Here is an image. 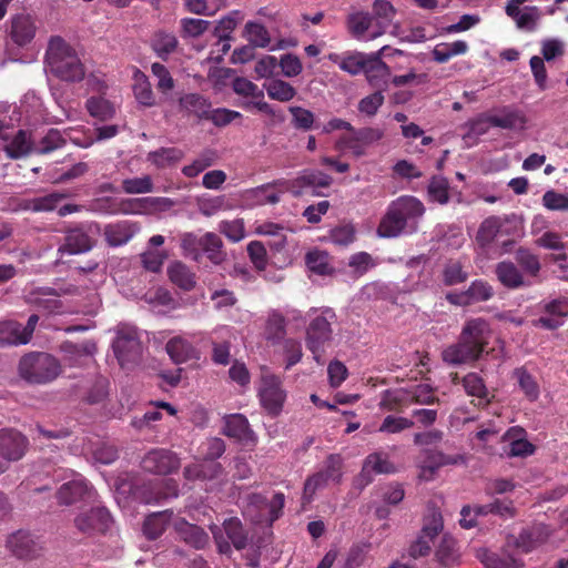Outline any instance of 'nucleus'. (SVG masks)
I'll return each mask as SVG.
<instances>
[{
  "mask_svg": "<svg viewBox=\"0 0 568 568\" xmlns=\"http://www.w3.org/2000/svg\"><path fill=\"white\" fill-rule=\"evenodd\" d=\"M435 557L444 568H452L459 564L460 552L457 541L450 536H444L436 549Z\"/></svg>",
  "mask_w": 568,
  "mask_h": 568,
  "instance_id": "nucleus-37",
  "label": "nucleus"
},
{
  "mask_svg": "<svg viewBox=\"0 0 568 568\" xmlns=\"http://www.w3.org/2000/svg\"><path fill=\"white\" fill-rule=\"evenodd\" d=\"M258 397L267 414L273 417L277 416L282 412L286 397L281 379L275 375L264 374L261 378Z\"/></svg>",
  "mask_w": 568,
  "mask_h": 568,
  "instance_id": "nucleus-8",
  "label": "nucleus"
},
{
  "mask_svg": "<svg viewBox=\"0 0 568 568\" xmlns=\"http://www.w3.org/2000/svg\"><path fill=\"white\" fill-rule=\"evenodd\" d=\"M514 377L517 378L518 385L525 396L530 400L535 402L539 397V385L535 377L521 366L514 371Z\"/></svg>",
  "mask_w": 568,
  "mask_h": 568,
  "instance_id": "nucleus-53",
  "label": "nucleus"
},
{
  "mask_svg": "<svg viewBox=\"0 0 568 568\" xmlns=\"http://www.w3.org/2000/svg\"><path fill=\"white\" fill-rule=\"evenodd\" d=\"M410 405V393L403 388L384 390L378 404L382 410L394 413H402Z\"/></svg>",
  "mask_w": 568,
  "mask_h": 568,
  "instance_id": "nucleus-32",
  "label": "nucleus"
},
{
  "mask_svg": "<svg viewBox=\"0 0 568 568\" xmlns=\"http://www.w3.org/2000/svg\"><path fill=\"white\" fill-rule=\"evenodd\" d=\"M244 36L254 48H266L271 43L267 29L257 22L248 21L244 28Z\"/></svg>",
  "mask_w": 568,
  "mask_h": 568,
  "instance_id": "nucleus-57",
  "label": "nucleus"
},
{
  "mask_svg": "<svg viewBox=\"0 0 568 568\" xmlns=\"http://www.w3.org/2000/svg\"><path fill=\"white\" fill-rule=\"evenodd\" d=\"M327 240L337 246H348L356 240V227L352 222H341L329 230Z\"/></svg>",
  "mask_w": 568,
  "mask_h": 568,
  "instance_id": "nucleus-47",
  "label": "nucleus"
},
{
  "mask_svg": "<svg viewBox=\"0 0 568 568\" xmlns=\"http://www.w3.org/2000/svg\"><path fill=\"white\" fill-rule=\"evenodd\" d=\"M59 293L51 287H34L24 294V302L38 311L60 313L62 302L59 300Z\"/></svg>",
  "mask_w": 568,
  "mask_h": 568,
  "instance_id": "nucleus-14",
  "label": "nucleus"
},
{
  "mask_svg": "<svg viewBox=\"0 0 568 568\" xmlns=\"http://www.w3.org/2000/svg\"><path fill=\"white\" fill-rule=\"evenodd\" d=\"M180 458L169 449L155 448L145 454L141 467L149 473L168 475L180 468Z\"/></svg>",
  "mask_w": 568,
  "mask_h": 568,
  "instance_id": "nucleus-10",
  "label": "nucleus"
},
{
  "mask_svg": "<svg viewBox=\"0 0 568 568\" xmlns=\"http://www.w3.org/2000/svg\"><path fill=\"white\" fill-rule=\"evenodd\" d=\"M114 354L121 367L136 364L142 355V344L135 328H121L113 342Z\"/></svg>",
  "mask_w": 568,
  "mask_h": 568,
  "instance_id": "nucleus-7",
  "label": "nucleus"
},
{
  "mask_svg": "<svg viewBox=\"0 0 568 568\" xmlns=\"http://www.w3.org/2000/svg\"><path fill=\"white\" fill-rule=\"evenodd\" d=\"M548 531L542 525H535L523 529L518 536L508 535L506 546L529 554L548 539Z\"/></svg>",
  "mask_w": 568,
  "mask_h": 568,
  "instance_id": "nucleus-11",
  "label": "nucleus"
},
{
  "mask_svg": "<svg viewBox=\"0 0 568 568\" xmlns=\"http://www.w3.org/2000/svg\"><path fill=\"white\" fill-rule=\"evenodd\" d=\"M93 247V241L83 225L70 227L65 231L64 242L58 247L61 255L82 254Z\"/></svg>",
  "mask_w": 568,
  "mask_h": 568,
  "instance_id": "nucleus-19",
  "label": "nucleus"
},
{
  "mask_svg": "<svg viewBox=\"0 0 568 568\" xmlns=\"http://www.w3.org/2000/svg\"><path fill=\"white\" fill-rule=\"evenodd\" d=\"M462 385L468 396L477 399L475 405L478 407H487L495 398L494 392L487 388L484 378L476 372L467 373L462 379Z\"/></svg>",
  "mask_w": 568,
  "mask_h": 568,
  "instance_id": "nucleus-21",
  "label": "nucleus"
},
{
  "mask_svg": "<svg viewBox=\"0 0 568 568\" xmlns=\"http://www.w3.org/2000/svg\"><path fill=\"white\" fill-rule=\"evenodd\" d=\"M223 530L236 550H243L248 545V532L242 521L236 517L227 518L223 521Z\"/></svg>",
  "mask_w": 568,
  "mask_h": 568,
  "instance_id": "nucleus-39",
  "label": "nucleus"
},
{
  "mask_svg": "<svg viewBox=\"0 0 568 568\" xmlns=\"http://www.w3.org/2000/svg\"><path fill=\"white\" fill-rule=\"evenodd\" d=\"M33 145L26 131L19 130L12 141L6 146V152L11 159H19L33 153Z\"/></svg>",
  "mask_w": 568,
  "mask_h": 568,
  "instance_id": "nucleus-55",
  "label": "nucleus"
},
{
  "mask_svg": "<svg viewBox=\"0 0 568 568\" xmlns=\"http://www.w3.org/2000/svg\"><path fill=\"white\" fill-rule=\"evenodd\" d=\"M425 211L424 203L416 196L400 195L387 205L376 233L383 239H395L402 234L414 233Z\"/></svg>",
  "mask_w": 568,
  "mask_h": 568,
  "instance_id": "nucleus-2",
  "label": "nucleus"
},
{
  "mask_svg": "<svg viewBox=\"0 0 568 568\" xmlns=\"http://www.w3.org/2000/svg\"><path fill=\"white\" fill-rule=\"evenodd\" d=\"M516 263L523 268L529 276H538L541 264L539 257L534 254L530 250L519 247L515 253Z\"/></svg>",
  "mask_w": 568,
  "mask_h": 568,
  "instance_id": "nucleus-59",
  "label": "nucleus"
},
{
  "mask_svg": "<svg viewBox=\"0 0 568 568\" xmlns=\"http://www.w3.org/2000/svg\"><path fill=\"white\" fill-rule=\"evenodd\" d=\"M87 110L91 116L100 121H106L114 116L115 108L113 103L103 97H91L85 103Z\"/></svg>",
  "mask_w": 568,
  "mask_h": 568,
  "instance_id": "nucleus-51",
  "label": "nucleus"
},
{
  "mask_svg": "<svg viewBox=\"0 0 568 568\" xmlns=\"http://www.w3.org/2000/svg\"><path fill=\"white\" fill-rule=\"evenodd\" d=\"M122 190L126 194H142L153 191V181L150 175L125 179L122 181Z\"/></svg>",
  "mask_w": 568,
  "mask_h": 568,
  "instance_id": "nucleus-64",
  "label": "nucleus"
},
{
  "mask_svg": "<svg viewBox=\"0 0 568 568\" xmlns=\"http://www.w3.org/2000/svg\"><path fill=\"white\" fill-rule=\"evenodd\" d=\"M61 373L60 361L45 352H29L18 363V375L32 385L51 383Z\"/></svg>",
  "mask_w": 568,
  "mask_h": 568,
  "instance_id": "nucleus-4",
  "label": "nucleus"
},
{
  "mask_svg": "<svg viewBox=\"0 0 568 568\" xmlns=\"http://www.w3.org/2000/svg\"><path fill=\"white\" fill-rule=\"evenodd\" d=\"M197 245L207 255V258L214 264H221L225 260L223 242L221 237L212 232L205 233L197 240Z\"/></svg>",
  "mask_w": 568,
  "mask_h": 568,
  "instance_id": "nucleus-41",
  "label": "nucleus"
},
{
  "mask_svg": "<svg viewBox=\"0 0 568 568\" xmlns=\"http://www.w3.org/2000/svg\"><path fill=\"white\" fill-rule=\"evenodd\" d=\"M442 277L446 286H453L466 282L468 272L464 270L460 261L449 260L443 267Z\"/></svg>",
  "mask_w": 568,
  "mask_h": 568,
  "instance_id": "nucleus-56",
  "label": "nucleus"
},
{
  "mask_svg": "<svg viewBox=\"0 0 568 568\" xmlns=\"http://www.w3.org/2000/svg\"><path fill=\"white\" fill-rule=\"evenodd\" d=\"M305 263L311 272L318 275H327L333 271L328 254L320 250L308 252L305 256Z\"/></svg>",
  "mask_w": 568,
  "mask_h": 568,
  "instance_id": "nucleus-61",
  "label": "nucleus"
},
{
  "mask_svg": "<svg viewBox=\"0 0 568 568\" xmlns=\"http://www.w3.org/2000/svg\"><path fill=\"white\" fill-rule=\"evenodd\" d=\"M427 193L429 200L439 204H447L449 201V182L446 178L434 175L428 184Z\"/></svg>",
  "mask_w": 568,
  "mask_h": 568,
  "instance_id": "nucleus-60",
  "label": "nucleus"
},
{
  "mask_svg": "<svg viewBox=\"0 0 568 568\" xmlns=\"http://www.w3.org/2000/svg\"><path fill=\"white\" fill-rule=\"evenodd\" d=\"M459 463H464V457L462 455H447L439 450H428L423 473L425 474L428 470L430 474H434L443 466L456 465Z\"/></svg>",
  "mask_w": 568,
  "mask_h": 568,
  "instance_id": "nucleus-48",
  "label": "nucleus"
},
{
  "mask_svg": "<svg viewBox=\"0 0 568 568\" xmlns=\"http://www.w3.org/2000/svg\"><path fill=\"white\" fill-rule=\"evenodd\" d=\"M28 438L16 429H0V455L13 463L20 460L27 453Z\"/></svg>",
  "mask_w": 568,
  "mask_h": 568,
  "instance_id": "nucleus-13",
  "label": "nucleus"
},
{
  "mask_svg": "<svg viewBox=\"0 0 568 568\" xmlns=\"http://www.w3.org/2000/svg\"><path fill=\"white\" fill-rule=\"evenodd\" d=\"M211 108V102L202 94L185 93L178 99L176 110L183 115H193L199 120H205Z\"/></svg>",
  "mask_w": 568,
  "mask_h": 568,
  "instance_id": "nucleus-23",
  "label": "nucleus"
},
{
  "mask_svg": "<svg viewBox=\"0 0 568 568\" xmlns=\"http://www.w3.org/2000/svg\"><path fill=\"white\" fill-rule=\"evenodd\" d=\"M524 434V428L511 427L504 435V438L509 440V449L507 452L509 457H527L535 453V446L523 438Z\"/></svg>",
  "mask_w": 568,
  "mask_h": 568,
  "instance_id": "nucleus-33",
  "label": "nucleus"
},
{
  "mask_svg": "<svg viewBox=\"0 0 568 568\" xmlns=\"http://www.w3.org/2000/svg\"><path fill=\"white\" fill-rule=\"evenodd\" d=\"M516 233L517 224L514 219L507 215H490L480 223L476 233V242L481 248H486L494 241Z\"/></svg>",
  "mask_w": 568,
  "mask_h": 568,
  "instance_id": "nucleus-6",
  "label": "nucleus"
},
{
  "mask_svg": "<svg viewBox=\"0 0 568 568\" xmlns=\"http://www.w3.org/2000/svg\"><path fill=\"white\" fill-rule=\"evenodd\" d=\"M36 31V22L30 13L21 12L11 17L9 36L17 45L23 47L30 43Z\"/></svg>",
  "mask_w": 568,
  "mask_h": 568,
  "instance_id": "nucleus-20",
  "label": "nucleus"
},
{
  "mask_svg": "<svg viewBox=\"0 0 568 568\" xmlns=\"http://www.w3.org/2000/svg\"><path fill=\"white\" fill-rule=\"evenodd\" d=\"M286 335V320L285 317L274 311L272 312L266 321L265 325V336L266 339L276 344L281 342Z\"/></svg>",
  "mask_w": 568,
  "mask_h": 568,
  "instance_id": "nucleus-52",
  "label": "nucleus"
},
{
  "mask_svg": "<svg viewBox=\"0 0 568 568\" xmlns=\"http://www.w3.org/2000/svg\"><path fill=\"white\" fill-rule=\"evenodd\" d=\"M61 351L64 353L65 361L71 366H82L85 361H89L97 351L95 343L85 341L80 344L72 342H64L61 345Z\"/></svg>",
  "mask_w": 568,
  "mask_h": 568,
  "instance_id": "nucleus-28",
  "label": "nucleus"
},
{
  "mask_svg": "<svg viewBox=\"0 0 568 568\" xmlns=\"http://www.w3.org/2000/svg\"><path fill=\"white\" fill-rule=\"evenodd\" d=\"M383 131L376 128H362L351 131L339 139L342 148L349 150L354 155L365 154V148L383 138Z\"/></svg>",
  "mask_w": 568,
  "mask_h": 568,
  "instance_id": "nucleus-12",
  "label": "nucleus"
},
{
  "mask_svg": "<svg viewBox=\"0 0 568 568\" xmlns=\"http://www.w3.org/2000/svg\"><path fill=\"white\" fill-rule=\"evenodd\" d=\"M139 231L136 223L119 221L104 226L103 235L109 246L118 247L126 244Z\"/></svg>",
  "mask_w": 568,
  "mask_h": 568,
  "instance_id": "nucleus-24",
  "label": "nucleus"
},
{
  "mask_svg": "<svg viewBox=\"0 0 568 568\" xmlns=\"http://www.w3.org/2000/svg\"><path fill=\"white\" fill-rule=\"evenodd\" d=\"M173 515L172 510H164L149 515L143 524V532L150 540L158 539L165 530Z\"/></svg>",
  "mask_w": 568,
  "mask_h": 568,
  "instance_id": "nucleus-40",
  "label": "nucleus"
},
{
  "mask_svg": "<svg viewBox=\"0 0 568 568\" xmlns=\"http://www.w3.org/2000/svg\"><path fill=\"white\" fill-rule=\"evenodd\" d=\"M150 497L145 498L146 503H160L169 498L178 497L179 485L174 479H159L149 485Z\"/></svg>",
  "mask_w": 568,
  "mask_h": 568,
  "instance_id": "nucleus-43",
  "label": "nucleus"
},
{
  "mask_svg": "<svg viewBox=\"0 0 568 568\" xmlns=\"http://www.w3.org/2000/svg\"><path fill=\"white\" fill-rule=\"evenodd\" d=\"M335 322V312L332 308H325L312 316L306 327V347L317 363H323L322 357L332 346L334 339L332 324Z\"/></svg>",
  "mask_w": 568,
  "mask_h": 568,
  "instance_id": "nucleus-5",
  "label": "nucleus"
},
{
  "mask_svg": "<svg viewBox=\"0 0 568 568\" xmlns=\"http://www.w3.org/2000/svg\"><path fill=\"white\" fill-rule=\"evenodd\" d=\"M493 336L489 321L484 317H471L465 321L457 342L442 351V359L450 366L476 363L487 349Z\"/></svg>",
  "mask_w": 568,
  "mask_h": 568,
  "instance_id": "nucleus-1",
  "label": "nucleus"
},
{
  "mask_svg": "<svg viewBox=\"0 0 568 568\" xmlns=\"http://www.w3.org/2000/svg\"><path fill=\"white\" fill-rule=\"evenodd\" d=\"M369 60V54L363 52H347L339 62V69L351 75L364 73L365 67Z\"/></svg>",
  "mask_w": 568,
  "mask_h": 568,
  "instance_id": "nucleus-54",
  "label": "nucleus"
},
{
  "mask_svg": "<svg viewBox=\"0 0 568 568\" xmlns=\"http://www.w3.org/2000/svg\"><path fill=\"white\" fill-rule=\"evenodd\" d=\"M264 87L266 89L267 95L272 100L280 102H288L296 95V89L288 82L280 79L272 80Z\"/></svg>",
  "mask_w": 568,
  "mask_h": 568,
  "instance_id": "nucleus-58",
  "label": "nucleus"
},
{
  "mask_svg": "<svg viewBox=\"0 0 568 568\" xmlns=\"http://www.w3.org/2000/svg\"><path fill=\"white\" fill-rule=\"evenodd\" d=\"M112 521L111 515L105 507H92L87 511L78 514L73 520L77 530L85 536L104 534Z\"/></svg>",
  "mask_w": 568,
  "mask_h": 568,
  "instance_id": "nucleus-9",
  "label": "nucleus"
},
{
  "mask_svg": "<svg viewBox=\"0 0 568 568\" xmlns=\"http://www.w3.org/2000/svg\"><path fill=\"white\" fill-rule=\"evenodd\" d=\"M174 528L179 538L195 549H203L209 542V535L201 527L185 519L176 520Z\"/></svg>",
  "mask_w": 568,
  "mask_h": 568,
  "instance_id": "nucleus-27",
  "label": "nucleus"
},
{
  "mask_svg": "<svg viewBox=\"0 0 568 568\" xmlns=\"http://www.w3.org/2000/svg\"><path fill=\"white\" fill-rule=\"evenodd\" d=\"M133 93L141 105L150 108L155 104L151 83L148 77L139 70L134 73Z\"/></svg>",
  "mask_w": 568,
  "mask_h": 568,
  "instance_id": "nucleus-45",
  "label": "nucleus"
},
{
  "mask_svg": "<svg viewBox=\"0 0 568 568\" xmlns=\"http://www.w3.org/2000/svg\"><path fill=\"white\" fill-rule=\"evenodd\" d=\"M93 495L92 487L83 478L64 483L55 494L58 503L64 506L90 500L93 498Z\"/></svg>",
  "mask_w": 568,
  "mask_h": 568,
  "instance_id": "nucleus-16",
  "label": "nucleus"
},
{
  "mask_svg": "<svg viewBox=\"0 0 568 568\" xmlns=\"http://www.w3.org/2000/svg\"><path fill=\"white\" fill-rule=\"evenodd\" d=\"M48 65L53 75L67 82H80L85 69L75 50L61 37H52L45 53Z\"/></svg>",
  "mask_w": 568,
  "mask_h": 568,
  "instance_id": "nucleus-3",
  "label": "nucleus"
},
{
  "mask_svg": "<svg viewBox=\"0 0 568 568\" xmlns=\"http://www.w3.org/2000/svg\"><path fill=\"white\" fill-rule=\"evenodd\" d=\"M12 552L19 558H32L37 550L41 549L40 544L27 531L19 530L9 539Z\"/></svg>",
  "mask_w": 568,
  "mask_h": 568,
  "instance_id": "nucleus-34",
  "label": "nucleus"
},
{
  "mask_svg": "<svg viewBox=\"0 0 568 568\" xmlns=\"http://www.w3.org/2000/svg\"><path fill=\"white\" fill-rule=\"evenodd\" d=\"M165 351L175 364H183L200 358V351L182 336L170 338L165 345Z\"/></svg>",
  "mask_w": 568,
  "mask_h": 568,
  "instance_id": "nucleus-25",
  "label": "nucleus"
},
{
  "mask_svg": "<svg viewBox=\"0 0 568 568\" xmlns=\"http://www.w3.org/2000/svg\"><path fill=\"white\" fill-rule=\"evenodd\" d=\"M544 311L548 316L539 317L537 324L546 329H556L564 324V318L568 316V301L566 298L552 300L545 304Z\"/></svg>",
  "mask_w": 568,
  "mask_h": 568,
  "instance_id": "nucleus-26",
  "label": "nucleus"
},
{
  "mask_svg": "<svg viewBox=\"0 0 568 568\" xmlns=\"http://www.w3.org/2000/svg\"><path fill=\"white\" fill-rule=\"evenodd\" d=\"M466 294L471 305L490 300L494 296V288L488 282L476 280L466 290Z\"/></svg>",
  "mask_w": 568,
  "mask_h": 568,
  "instance_id": "nucleus-62",
  "label": "nucleus"
},
{
  "mask_svg": "<svg viewBox=\"0 0 568 568\" xmlns=\"http://www.w3.org/2000/svg\"><path fill=\"white\" fill-rule=\"evenodd\" d=\"M68 139H71L69 132H61L58 129H50L39 142L34 143L33 153L49 154L63 148L67 144Z\"/></svg>",
  "mask_w": 568,
  "mask_h": 568,
  "instance_id": "nucleus-35",
  "label": "nucleus"
},
{
  "mask_svg": "<svg viewBox=\"0 0 568 568\" xmlns=\"http://www.w3.org/2000/svg\"><path fill=\"white\" fill-rule=\"evenodd\" d=\"M468 51L466 41L457 40L452 43H438L433 50V59L438 63H445L453 57L465 54Z\"/></svg>",
  "mask_w": 568,
  "mask_h": 568,
  "instance_id": "nucleus-49",
  "label": "nucleus"
},
{
  "mask_svg": "<svg viewBox=\"0 0 568 568\" xmlns=\"http://www.w3.org/2000/svg\"><path fill=\"white\" fill-rule=\"evenodd\" d=\"M223 434L245 446H254L257 442L247 418L242 414H231L224 417Z\"/></svg>",
  "mask_w": 568,
  "mask_h": 568,
  "instance_id": "nucleus-15",
  "label": "nucleus"
},
{
  "mask_svg": "<svg viewBox=\"0 0 568 568\" xmlns=\"http://www.w3.org/2000/svg\"><path fill=\"white\" fill-rule=\"evenodd\" d=\"M413 426L414 422L409 418L387 415L378 426L377 430L384 434H398L405 429L412 428Z\"/></svg>",
  "mask_w": 568,
  "mask_h": 568,
  "instance_id": "nucleus-63",
  "label": "nucleus"
},
{
  "mask_svg": "<svg viewBox=\"0 0 568 568\" xmlns=\"http://www.w3.org/2000/svg\"><path fill=\"white\" fill-rule=\"evenodd\" d=\"M166 201L163 197H134L122 199L113 203L108 211L110 214H146L155 209L159 203Z\"/></svg>",
  "mask_w": 568,
  "mask_h": 568,
  "instance_id": "nucleus-22",
  "label": "nucleus"
},
{
  "mask_svg": "<svg viewBox=\"0 0 568 568\" xmlns=\"http://www.w3.org/2000/svg\"><path fill=\"white\" fill-rule=\"evenodd\" d=\"M23 341L22 324L6 320L0 322V347L26 345Z\"/></svg>",
  "mask_w": 568,
  "mask_h": 568,
  "instance_id": "nucleus-42",
  "label": "nucleus"
},
{
  "mask_svg": "<svg viewBox=\"0 0 568 568\" xmlns=\"http://www.w3.org/2000/svg\"><path fill=\"white\" fill-rule=\"evenodd\" d=\"M179 41L172 32L156 31L151 40L153 51L163 60H166L169 54L174 52L178 48Z\"/></svg>",
  "mask_w": 568,
  "mask_h": 568,
  "instance_id": "nucleus-44",
  "label": "nucleus"
},
{
  "mask_svg": "<svg viewBox=\"0 0 568 568\" xmlns=\"http://www.w3.org/2000/svg\"><path fill=\"white\" fill-rule=\"evenodd\" d=\"M168 275L172 283L184 291H191L195 286L194 274L181 262L172 263L168 268Z\"/></svg>",
  "mask_w": 568,
  "mask_h": 568,
  "instance_id": "nucleus-46",
  "label": "nucleus"
},
{
  "mask_svg": "<svg viewBox=\"0 0 568 568\" xmlns=\"http://www.w3.org/2000/svg\"><path fill=\"white\" fill-rule=\"evenodd\" d=\"M495 273L498 281L509 290L530 285L529 282L525 281V277L518 266L510 261H501L497 263Z\"/></svg>",
  "mask_w": 568,
  "mask_h": 568,
  "instance_id": "nucleus-30",
  "label": "nucleus"
},
{
  "mask_svg": "<svg viewBox=\"0 0 568 568\" xmlns=\"http://www.w3.org/2000/svg\"><path fill=\"white\" fill-rule=\"evenodd\" d=\"M184 158V152L179 148H160L146 155V161L158 169L173 166Z\"/></svg>",
  "mask_w": 568,
  "mask_h": 568,
  "instance_id": "nucleus-38",
  "label": "nucleus"
},
{
  "mask_svg": "<svg viewBox=\"0 0 568 568\" xmlns=\"http://www.w3.org/2000/svg\"><path fill=\"white\" fill-rule=\"evenodd\" d=\"M373 22L374 17L368 11H354L346 18V28L353 38L362 40L373 27Z\"/></svg>",
  "mask_w": 568,
  "mask_h": 568,
  "instance_id": "nucleus-36",
  "label": "nucleus"
},
{
  "mask_svg": "<svg viewBox=\"0 0 568 568\" xmlns=\"http://www.w3.org/2000/svg\"><path fill=\"white\" fill-rule=\"evenodd\" d=\"M488 121L491 126L506 130H524L527 124V118L520 110L506 106L500 114L489 115Z\"/></svg>",
  "mask_w": 568,
  "mask_h": 568,
  "instance_id": "nucleus-29",
  "label": "nucleus"
},
{
  "mask_svg": "<svg viewBox=\"0 0 568 568\" xmlns=\"http://www.w3.org/2000/svg\"><path fill=\"white\" fill-rule=\"evenodd\" d=\"M476 558L485 566V568H523L524 561L514 556L499 555L487 548H480L476 552Z\"/></svg>",
  "mask_w": 568,
  "mask_h": 568,
  "instance_id": "nucleus-31",
  "label": "nucleus"
},
{
  "mask_svg": "<svg viewBox=\"0 0 568 568\" xmlns=\"http://www.w3.org/2000/svg\"><path fill=\"white\" fill-rule=\"evenodd\" d=\"M333 182V179L318 170H304L295 179H293V195L301 196L307 193L310 190L313 194L320 195L315 190L318 187H328Z\"/></svg>",
  "mask_w": 568,
  "mask_h": 568,
  "instance_id": "nucleus-18",
  "label": "nucleus"
},
{
  "mask_svg": "<svg viewBox=\"0 0 568 568\" xmlns=\"http://www.w3.org/2000/svg\"><path fill=\"white\" fill-rule=\"evenodd\" d=\"M67 195L59 192L37 196L26 201L24 209L32 212H51Z\"/></svg>",
  "mask_w": 568,
  "mask_h": 568,
  "instance_id": "nucleus-50",
  "label": "nucleus"
},
{
  "mask_svg": "<svg viewBox=\"0 0 568 568\" xmlns=\"http://www.w3.org/2000/svg\"><path fill=\"white\" fill-rule=\"evenodd\" d=\"M385 49L386 47H383L379 51L371 53L364 70L367 82L371 87L376 89V91L385 90L390 77L389 67L382 60V54Z\"/></svg>",
  "mask_w": 568,
  "mask_h": 568,
  "instance_id": "nucleus-17",
  "label": "nucleus"
}]
</instances>
